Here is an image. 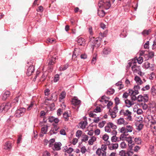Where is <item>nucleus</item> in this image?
<instances>
[{
	"instance_id": "0e129e2a",
	"label": "nucleus",
	"mask_w": 156,
	"mask_h": 156,
	"mask_svg": "<svg viewBox=\"0 0 156 156\" xmlns=\"http://www.w3.org/2000/svg\"><path fill=\"white\" fill-rule=\"evenodd\" d=\"M118 138L116 136H113L111 138V140L112 142H115L117 140Z\"/></svg>"
},
{
	"instance_id": "4c0bfd02",
	"label": "nucleus",
	"mask_w": 156,
	"mask_h": 156,
	"mask_svg": "<svg viewBox=\"0 0 156 156\" xmlns=\"http://www.w3.org/2000/svg\"><path fill=\"white\" fill-rule=\"evenodd\" d=\"M68 67V65L66 64L65 65L61 66L59 68L60 70L61 71H64Z\"/></svg>"
},
{
	"instance_id": "e433bc0d",
	"label": "nucleus",
	"mask_w": 156,
	"mask_h": 156,
	"mask_svg": "<svg viewBox=\"0 0 156 156\" xmlns=\"http://www.w3.org/2000/svg\"><path fill=\"white\" fill-rule=\"evenodd\" d=\"M82 133L83 132L81 130H77L76 133V136L78 138H79L81 136Z\"/></svg>"
},
{
	"instance_id": "8fccbe9b",
	"label": "nucleus",
	"mask_w": 156,
	"mask_h": 156,
	"mask_svg": "<svg viewBox=\"0 0 156 156\" xmlns=\"http://www.w3.org/2000/svg\"><path fill=\"white\" fill-rule=\"evenodd\" d=\"M120 146L121 148H124L126 147L127 145L123 141L120 144Z\"/></svg>"
},
{
	"instance_id": "393cba45",
	"label": "nucleus",
	"mask_w": 156,
	"mask_h": 156,
	"mask_svg": "<svg viewBox=\"0 0 156 156\" xmlns=\"http://www.w3.org/2000/svg\"><path fill=\"white\" fill-rule=\"evenodd\" d=\"M151 93L153 95H156V85L152 86L151 89Z\"/></svg>"
},
{
	"instance_id": "bb28decb",
	"label": "nucleus",
	"mask_w": 156,
	"mask_h": 156,
	"mask_svg": "<svg viewBox=\"0 0 156 156\" xmlns=\"http://www.w3.org/2000/svg\"><path fill=\"white\" fill-rule=\"evenodd\" d=\"M81 141L82 142H86L88 140L89 138L88 136L85 134H83L82 136Z\"/></svg>"
},
{
	"instance_id": "69168bd1",
	"label": "nucleus",
	"mask_w": 156,
	"mask_h": 156,
	"mask_svg": "<svg viewBox=\"0 0 156 156\" xmlns=\"http://www.w3.org/2000/svg\"><path fill=\"white\" fill-rule=\"evenodd\" d=\"M43 156H50V153L47 151H45L43 154Z\"/></svg>"
},
{
	"instance_id": "e2e57ef3",
	"label": "nucleus",
	"mask_w": 156,
	"mask_h": 156,
	"mask_svg": "<svg viewBox=\"0 0 156 156\" xmlns=\"http://www.w3.org/2000/svg\"><path fill=\"white\" fill-rule=\"evenodd\" d=\"M118 109L117 106L116 105L113 108V110H112L111 111L117 113L118 112Z\"/></svg>"
},
{
	"instance_id": "20e7f679",
	"label": "nucleus",
	"mask_w": 156,
	"mask_h": 156,
	"mask_svg": "<svg viewBox=\"0 0 156 156\" xmlns=\"http://www.w3.org/2000/svg\"><path fill=\"white\" fill-rule=\"evenodd\" d=\"M120 113L121 115H123L124 116L126 117V119L129 121L132 120V112L128 110H122L120 112Z\"/></svg>"
},
{
	"instance_id": "cd10ccee",
	"label": "nucleus",
	"mask_w": 156,
	"mask_h": 156,
	"mask_svg": "<svg viewBox=\"0 0 156 156\" xmlns=\"http://www.w3.org/2000/svg\"><path fill=\"white\" fill-rule=\"evenodd\" d=\"M135 80L136 81V83H139L140 85H141L143 83L142 80H141L140 77L137 76H136L135 77Z\"/></svg>"
},
{
	"instance_id": "473e14b6",
	"label": "nucleus",
	"mask_w": 156,
	"mask_h": 156,
	"mask_svg": "<svg viewBox=\"0 0 156 156\" xmlns=\"http://www.w3.org/2000/svg\"><path fill=\"white\" fill-rule=\"evenodd\" d=\"M134 60L135 61V62H136V61L137 60V62L139 64H141L143 62V57L140 56L138 58H136V60Z\"/></svg>"
},
{
	"instance_id": "37998d69",
	"label": "nucleus",
	"mask_w": 156,
	"mask_h": 156,
	"mask_svg": "<svg viewBox=\"0 0 156 156\" xmlns=\"http://www.w3.org/2000/svg\"><path fill=\"white\" fill-rule=\"evenodd\" d=\"M101 109L99 107H97L94 110L93 112L95 113H98L101 112Z\"/></svg>"
},
{
	"instance_id": "4be33fe9",
	"label": "nucleus",
	"mask_w": 156,
	"mask_h": 156,
	"mask_svg": "<svg viewBox=\"0 0 156 156\" xmlns=\"http://www.w3.org/2000/svg\"><path fill=\"white\" fill-rule=\"evenodd\" d=\"M125 102L126 106L128 108L130 107L134 104V103L133 101H131L127 99L125 100Z\"/></svg>"
},
{
	"instance_id": "2eb2a0df",
	"label": "nucleus",
	"mask_w": 156,
	"mask_h": 156,
	"mask_svg": "<svg viewBox=\"0 0 156 156\" xmlns=\"http://www.w3.org/2000/svg\"><path fill=\"white\" fill-rule=\"evenodd\" d=\"M34 71V67L33 66H30L27 69V74L28 76H30Z\"/></svg>"
},
{
	"instance_id": "a878e982",
	"label": "nucleus",
	"mask_w": 156,
	"mask_h": 156,
	"mask_svg": "<svg viewBox=\"0 0 156 156\" xmlns=\"http://www.w3.org/2000/svg\"><path fill=\"white\" fill-rule=\"evenodd\" d=\"M98 16L100 17H103L105 15V12L103 10H98Z\"/></svg>"
},
{
	"instance_id": "79ce46f5",
	"label": "nucleus",
	"mask_w": 156,
	"mask_h": 156,
	"mask_svg": "<svg viewBox=\"0 0 156 156\" xmlns=\"http://www.w3.org/2000/svg\"><path fill=\"white\" fill-rule=\"evenodd\" d=\"M5 146L6 147V149H10L11 148V143L9 142H7Z\"/></svg>"
},
{
	"instance_id": "9b49d317",
	"label": "nucleus",
	"mask_w": 156,
	"mask_h": 156,
	"mask_svg": "<svg viewBox=\"0 0 156 156\" xmlns=\"http://www.w3.org/2000/svg\"><path fill=\"white\" fill-rule=\"evenodd\" d=\"M62 146V144L59 142H55L54 145L52 149L54 151H58L61 149V147Z\"/></svg>"
},
{
	"instance_id": "5701e85b",
	"label": "nucleus",
	"mask_w": 156,
	"mask_h": 156,
	"mask_svg": "<svg viewBox=\"0 0 156 156\" xmlns=\"http://www.w3.org/2000/svg\"><path fill=\"white\" fill-rule=\"evenodd\" d=\"M73 151V148L70 147L68 148L67 147H66L64 149V151L69 154H71Z\"/></svg>"
},
{
	"instance_id": "f257e3e1",
	"label": "nucleus",
	"mask_w": 156,
	"mask_h": 156,
	"mask_svg": "<svg viewBox=\"0 0 156 156\" xmlns=\"http://www.w3.org/2000/svg\"><path fill=\"white\" fill-rule=\"evenodd\" d=\"M136 62L135 60H132L131 62H128V65L127 66V69H129L131 66H132L131 68L132 70L134 73H137L139 75H141V72L140 70V67L139 66L136 65Z\"/></svg>"
},
{
	"instance_id": "de8ad7c7",
	"label": "nucleus",
	"mask_w": 156,
	"mask_h": 156,
	"mask_svg": "<svg viewBox=\"0 0 156 156\" xmlns=\"http://www.w3.org/2000/svg\"><path fill=\"white\" fill-rule=\"evenodd\" d=\"M49 133L50 135H52L53 134H56L57 133V132L55 131L54 129L52 128Z\"/></svg>"
},
{
	"instance_id": "338daca9",
	"label": "nucleus",
	"mask_w": 156,
	"mask_h": 156,
	"mask_svg": "<svg viewBox=\"0 0 156 156\" xmlns=\"http://www.w3.org/2000/svg\"><path fill=\"white\" fill-rule=\"evenodd\" d=\"M55 41V39H53L52 38H51V39L48 38V39L46 41V42H47V43H52L53 42Z\"/></svg>"
},
{
	"instance_id": "f03ea898",
	"label": "nucleus",
	"mask_w": 156,
	"mask_h": 156,
	"mask_svg": "<svg viewBox=\"0 0 156 156\" xmlns=\"http://www.w3.org/2000/svg\"><path fill=\"white\" fill-rule=\"evenodd\" d=\"M133 129V127L132 125H127L125 126L122 127L119 129V131L122 133V135H121V136L123 138H124L128 135V133L132 132Z\"/></svg>"
},
{
	"instance_id": "9d476101",
	"label": "nucleus",
	"mask_w": 156,
	"mask_h": 156,
	"mask_svg": "<svg viewBox=\"0 0 156 156\" xmlns=\"http://www.w3.org/2000/svg\"><path fill=\"white\" fill-rule=\"evenodd\" d=\"M106 144L108 145V148L110 150L116 149L118 148V144L116 143L110 144V142L109 141H107Z\"/></svg>"
},
{
	"instance_id": "ea45409f",
	"label": "nucleus",
	"mask_w": 156,
	"mask_h": 156,
	"mask_svg": "<svg viewBox=\"0 0 156 156\" xmlns=\"http://www.w3.org/2000/svg\"><path fill=\"white\" fill-rule=\"evenodd\" d=\"M115 92V90L113 89H109L106 92V93L108 94H113Z\"/></svg>"
},
{
	"instance_id": "4468645a",
	"label": "nucleus",
	"mask_w": 156,
	"mask_h": 156,
	"mask_svg": "<svg viewBox=\"0 0 156 156\" xmlns=\"http://www.w3.org/2000/svg\"><path fill=\"white\" fill-rule=\"evenodd\" d=\"M81 101L78 100L77 98L74 97L72 101V104L74 106L78 105L80 104Z\"/></svg>"
},
{
	"instance_id": "c9c22d12",
	"label": "nucleus",
	"mask_w": 156,
	"mask_h": 156,
	"mask_svg": "<svg viewBox=\"0 0 156 156\" xmlns=\"http://www.w3.org/2000/svg\"><path fill=\"white\" fill-rule=\"evenodd\" d=\"M111 109H109V112L111 117L112 118H115L116 116V113L112 112L111 111Z\"/></svg>"
},
{
	"instance_id": "412c9836",
	"label": "nucleus",
	"mask_w": 156,
	"mask_h": 156,
	"mask_svg": "<svg viewBox=\"0 0 156 156\" xmlns=\"http://www.w3.org/2000/svg\"><path fill=\"white\" fill-rule=\"evenodd\" d=\"M129 91V95H135L139 93L138 91H137V90H133L131 89H129L128 90Z\"/></svg>"
},
{
	"instance_id": "ddd939ff",
	"label": "nucleus",
	"mask_w": 156,
	"mask_h": 156,
	"mask_svg": "<svg viewBox=\"0 0 156 156\" xmlns=\"http://www.w3.org/2000/svg\"><path fill=\"white\" fill-rule=\"evenodd\" d=\"M96 153L98 156H106V151H103L102 150L100 149V148L97 149L96 151Z\"/></svg>"
},
{
	"instance_id": "dca6fc26",
	"label": "nucleus",
	"mask_w": 156,
	"mask_h": 156,
	"mask_svg": "<svg viewBox=\"0 0 156 156\" xmlns=\"http://www.w3.org/2000/svg\"><path fill=\"white\" fill-rule=\"evenodd\" d=\"M10 94V92L9 91H6L3 92L2 96V99L3 100H5L9 97Z\"/></svg>"
},
{
	"instance_id": "a19ab883",
	"label": "nucleus",
	"mask_w": 156,
	"mask_h": 156,
	"mask_svg": "<svg viewBox=\"0 0 156 156\" xmlns=\"http://www.w3.org/2000/svg\"><path fill=\"white\" fill-rule=\"evenodd\" d=\"M106 123V122L105 121H102L100 122L98 124V126L100 128H102L104 127L105 124Z\"/></svg>"
},
{
	"instance_id": "f704fd0d",
	"label": "nucleus",
	"mask_w": 156,
	"mask_h": 156,
	"mask_svg": "<svg viewBox=\"0 0 156 156\" xmlns=\"http://www.w3.org/2000/svg\"><path fill=\"white\" fill-rule=\"evenodd\" d=\"M151 30L150 29L148 30H144L142 33V34L144 36L145 35H148L151 32Z\"/></svg>"
},
{
	"instance_id": "aec40b11",
	"label": "nucleus",
	"mask_w": 156,
	"mask_h": 156,
	"mask_svg": "<svg viewBox=\"0 0 156 156\" xmlns=\"http://www.w3.org/2000/svg\"><path fill=\"white\" fill-rule=\"evenodd\" d=\"M69 113L68 112H66L63 114V117L65 119V121H68L69 117L70 116V112L69 111Z\"/></svg>"
},
{
	"instance_id": "864d4df0",
	"label": "nucleus",
	"mask_w": 156,
	"mask_h": 156,
	"mask_svg": "<svg viewBox=\"0 0 156 156\" xmlns=\"http://www.w3.org/2000/svg\"><path fill=\"white\" fill-rule=\"evenodd\" d=\"M144 125L140 123L137 126L136 129L140 131L143 128Z\"/></svg>"
},
{
	"instance_id": "a211bd4d",
	"label": "nucleus",
	"mask_w": 156,
	"mask_h": 156,
	"mask_svg": "<svg viewBox=\"0 0 156 156\" xmlns=\"http://www.w3.org/2000/svg\"><path fill=\"white\" fill-rule=\"evenodd\" d=\"M111 49L109 48L106 47L103 49L102 51V54L104 55H107L110 53Z\"/></svg>"
},
{
	"instance_id": "5fc2aeb1",
	"label": "nucleus",
	"mask_w": 156,
	"mask_h": 156,
	"mask_svg": "<svg viewBox=\"0 0 156 156\" xmlns=\"http://www.w3.org/2000/svg\"><path fill=\"white\" fill-rule=\"evenodd\" d=\"M34 105V103L33 102H31L30 104L28 106L27 109L28 111L30 110L33 108V105Z\"/></svg>"
},
{
	"instance_id": "423d86ee",
	"label": "nucleus",
	"mask_w": 156,
	"mask_h": 156,
	"mask_svg": "<svg viewBox=\"0 0 156 156\" xmlns=\"http://www.w3.org/2000/svg\"><path fill=\"white\" fill-rule=\"evenodd\" d=\"M56 59L55 57H51L47 60V62L48 63V68H49L50 71H52L53 69V66L55 64Z\"/></svg>"
},
{
	"instance_id": "c85d7f7f",
	"label": "nucleus",
	"mask_w": 156,
	"mask_h": 156,
	"mask_svg": "<svg viewBox=\"0 0 156 156\" xmlns=\"http://www.w3.org/2000/svg\"><path fill=\"white\" fill-rule=\"evenodd\" d=\"M108 126H109L110 128H112L113 129H115L117 128V126L114 125L113 123L111 122H109L107 123Z\"/></svg>"
},
{
	"instance_id": "c756f323",
	"label": "nucleus",
	"mask_w": 156,
	"mask_h": 156,
	"mask_svg": "<svg viewBox=\"0 0 156 156\" xmlns=\"http://www.w3.org/2000/svg\"><path fill=\"white\" fill-rule=\"evenodd\" d=\"M48 126H46L42 127L41 129V133L43 134H46L47 131Z\"/></svg>"
},
{
	"instance_id": "3c124183",
	"label": "nucleus",
	"mask_w": 156,
	"mask_h": 156,
	"mask_svg": "<svg viewBox=\"0 0 156 156\" xmlns=\"http://www.w3.org/2000/svg\"><path fill=\"white\" fill-rule=\"evenodd\" d=\"M141 105L144 110H145L147 108L149 109V108H148V105H147L145 103H142Z\"/></svg>"
},
{
	"instance_id": "72a5a7b5",
	"label": "nucleus",
	"mask_w": 156,
	"mask_h": 156,
	"mask_svg": "<svg viewBox=\"0 0 156 156\" xmlns=\"http://www.w3.org/2000/svg\"><path fill=\"white\" fill-rule=\"evenodd\" d=\"M124 119L123 118H120L118 120L117 123L119 125H122L124 123Z\"/></svg>"
},
{
	"instance_id": "0eeeda50",
	"label": "nucleus",
	"mask_w": 156,
	"mask_h": 156,
	"mask_svg": "<svg viewBox=\"0 0 156 156\" xmlns=\"http://www.w3.org/2000/svg\"><path fill=\"white\" fill-rule=\"evenodd\" d=\"M133 154V152L130 150L127 151L122 150L119 151V155L120 156H132Z\"/></svg>"
},
{
	"instance_id": "6e6d98bb",
	"label": "nucleus",
	"mask_w": 156,
	"mask_h": 156,
	"mask_svg": "<svg viewBox=\"0 0 156 156\" xmlns=\"http://www.w3.org/2000/svg\"><path fill=\"white\" fill-rule=\"evenodd\" d=\"M100 149L102 150L103 151H106L107 149V146L105 144H102L101 146V148H100Z\"/></svg>"
},
{
	"instance_id": "4d7b16f0",
	"label": "nucleus",
	"mask_w": 156,
	"mask_h": 156,
	"mask_svg": "<svg viewBox=\"0 0 156 156\" xmlns=\"http://www.w3.org/2000/svg\"><path fill=\"white\" fill-rule=\"evenodd\" d=\"M89 117L92 118H95L96 117V115L93 113V112H90L89 114Z\"/></svg>"
},
{
	"instance_id": "39448f33",
	"label": "nucleus",
	"mask_w": 156,
	"mask_h": 156,
	"mask_svg": "<svg viewBox=\"0 0 156 156\" xmlns=\"http://www.w3.org/2000/svg\"><path fill=\"white\" fill-rule=\"evenodd\" d=\"M11 104L10 103H4L0 106V113H3L7 112L11 107Z\"/></svg>"
},
{
	"instance_id": "f8f14e48",
	"label": "nucleus",
	"mask_w": 156,
	"mask_h": 156,
	"mask_svg": "<svg viewBox=\"0 0 156 156\" xmlns=\"http://www.w3.org/2000/svg\"><path fill=\"white\" fill-rule=\"evenodd\" d=\"M77 42L80 46H84L85 45L86 41L85 39L81 37H78L77 38Z\"/></svg>"
},
{
	"instance_id": "58836bf2",
	"label": "nucleus",
	"mask_w": 156,
	"mask_h": 156,
	"mask_svg": "<svg viewBox=\"0 0 156 156\" xmlns=\"http://www.w3.org/2000/svg\"><path fill=\"white\" fill-rule=\"evenodd\" d=\"M120 37L123 38L125 37L127 35L126 32V30H123L122 32L120 34Z\"/></svg>"
},
{
	"instance_id": "a18cd8bd",
	"label": "nucleus",
	"mask_w": 156,
	"mask_h": 156,
	"mask_svg": "<svg viewBox=\"0 0 156 156\" xmlns=\"http://www.w3.org/2000/svg\"><path fill=\"white\" fill-rule=\"evenodd\" d=\"M105 130L106 132L108 133H110L111 131V129L110 128L109 126H108L107 124V125L106 126L105 128Z\"/></svg>"
},
{
	"instance_id": "2f4dec72",
	"label": "nucleus",
	"mask_w": 156,
	"mask_h": 156,
	"mask_svg": "<svg viewBox=\"0 0 156 156\" xmlns=\"http://www.w3.org/2000/svg\"><path fill=\"white\" fill-rule=\"evenodd\" d=\"M134 141L136 143L138 144H141L142 142L141 139L140 137L135 138L134 139Z\"/></svg>"
},
{
	"instance_id": "680f3d73",
	"label": "nucleus",
	"mask_w": 156,
	"mask_h": 156,
	"mask_svg": "<svg viewBox=\"0 0 156 156\" xmlns=\"http://www.w3.org/2000/svg\"><path fill=\"white\" fill-rule=\"evenodd\" d=\"M115 104L116 105L120 103V100L119 98L116 97L115 99Z\"/></svg>"
},
{
	"instance_id": "f3484780",
	"label": "nucleus",
	"mask_w": 156,
	"mask_h": 156,
	"mask_svg": "<svg viewBox=\"0 0 156 156\" xmlns=\"http://www.w3.org/2000/svg\"><path fill=\"white\" fill-rule=\"evenodd\" d=\"M80 51V50L79 49L76 48L74 50L72 55L73 59H75V58L80 55V54L79 53Z\"/></svg>"
},
{
	"instance_id": "6e6552de",
	"label": "nucleus",
	"mask_w": 156,
	"mask_h": 156,
	"mask_svg": "<svg viewBox=\"0 0 156 156\" xmlns=\"http://www.w3.org/2000/svg\"><path fill=\"white\" fill-rule=\"evenodd\" d=\"M26 111V109L23 108H20L16 111L15 115L17 117H20L23 115Z\"/></svg>"
},
{
	"instance_id": "13d9d810",
	"label": "nucleus",
	"mask_w": 156,
	"mask_h": 156,
	"mask_svg": "<svg viewBox=\"0 0 156 156\" xmlns=\"http://www.w3.org/2000/svg\"><path fill=\"white\" fill-rule=\"evenodd\" d=\"M111 135L116 136L117 133V131L115 130V129H113L112 131H111V132L109 133Z\"/></svg>"
},
{
	"instance_id": "b1692460",
	"label": "nucleus",
	"mask_w": 156,
	"mask_h": 156,
	"mask_svg": "<svg viewBox=\"0 0 156 156\" xmlns=\"http://www.w3.org/2000/svg\"><path fill=\"white\" fill-rule=\"evenodd\" d=\"M96 138L94 136L91 137V138L88 141V144L89 145H92L94 144V142L96 140Z\"/></svg>"
},
{
	"instance_id": "7ed1b4c3",
	"label": "nucleus",
	"mask_w": 156,
	"mask_h": 156,
	"mask_svg": "<svg viewBox=\"0 0 156 156\" xmlns=\"http://www.w3.org/2000/svg\"><path fill=\"white\" fill-rule=\"evenodd\" d=\"M98 6L99 8L108 9L110 7L111 4L109 1L104 2L103 0H100L98 2Z\"/></svg>"
},
{
	"instance_id": "6ab92c4d",
	"label": "nucleus",
	"mask_w": 156,
	"mask_h": 156,
	"mask_svg": "<svg viewBox=\"0 0 156 156\" xmlns=\"http://www.w3.org/2000/svg\"><path fill=\"white\" fill-rule=\"evenodd\" d=\"M87 124V120L84 121H82L79 124V126L80 128L82 129H84L85 128Z\"/></svg>"
},
{
	"instance_id": "09e8293b",
	"label": "nucleus",
	"mask_w": 156,
	"mask_h": 156,
	"mask_svg": "<svg viewBox=\"0 0 156 156\" xmlns=\"http://www.w3.org/2000/svg\"><path fill=\"white\" fill-rule=\"evenodd\" d=\"M150 88V87L149 85H147L144 87L142 88L141 90L142 91H145L146 90H148Z\"/></svg>"
},
{
	"instance_id": "bf43d9fd",
	"label": "nucleus",
	"mask_w": 156,
	"mask_h": 156,
	"mask_svg": "<svg viewBox=\"0 0 156 156\" xmlns=\"http://www.w3.org/2000/svg\"><path fill=\"white\" fill-rule=\"evenodd\" d=\"M149 152L151 154H153L154 153V147H151L148 150Z\"/></svg>"
},
{
	"instance_id": "c03bdc74",
	"label": "nucleus",
	"mask_w": 156,
	"mask_h": 156,
	"mask_svg": "<svg viewBox=\"0 0 156 156\" xmlns=\"http://www.w3.org/2000/svg\"><path fill=\"white\" fill-rule=\"evenodd\" d=\"M148 108L150 110H151L152 109H154V110L155 109L154 105L151 103L148 104Z\"/></svg>"
},
{
	"instance_id": "49530a36",
	"label": "nucleus",
	"mask_w": 156,
	"mask_h": 156,
	"mask_svg": "<svg viewBox=\"0 0 156 156\" xmlns=\"http://www.w3.org/2000/svg\"><path fill=\"white\" fill-rule=\"evenodd\" d=\"M80 151L83 154L85 153L87 151L86 148L84 146H83L81 148Z\"/></svg>"
},
{
	"instance_id": "603ef678",
	"label": "nucleus",
	"mask_w": 156,
	"mask_h": 156,
	"mask_svg": "<svg viewBox=\"0 0 156 156\" xmlns=\"http://www.w3.org/2000/svg\"><path fill=\"white\" fill-rule=\"evenodd\" d=\"M108 138V136L106 134H105L102 136V139L105 141H107Z\"/></svg>"
},
{
	"instance_id": "7c9ffc66",
	"label": "nucleus",
	"mask_w": 156,
	"mask_h": 156,
	"mask_svg": "<svg viewBox=\"0 0 156 156\" xmlns=\"http://www.w3.org/2000/svg\"><path fill=\"white\" fill-rule=\"evenodd\" d=\"M66 92L64 91H62L59 95V99H63L66 96Z\"/></svg>"
},
{
	"instance_id": "774afa93",
	"label": "nucleus",
	"mask_w": 156,
	"mask_h": 156,
	"mask_svg": "<svg viewBox=\"0 0 156 156\" xmlns=\"http://www.w3.org/2000/svg\"><path fill=\"white\" fill-rule=\"evenodd\" d=\"M151 127L152 129H154V130H153V132L154 131L156 132V123L152 125Z\"/></svg>"
},
{
	"instance_id": "1a4fd4ad",
	"label": "nucleus",
	"mask_w": 156,
	"mask_h": 156,
	"mask_svg": "<svg viewBox=\"0 0 156 156\" xmlns=\"http://www.w3.org/2000/svg\"><path fill=\"white\" fill-rule=\"evenodd\" d=\"M148 96L147 94L144 95V96L141 95H139L137 97V100L139 102L143 101L146 102L148 101Z\"/></svg>"
},
{
	"instance_id": "052dcab7",
	"label": "nucleus",
	"mask_w": 156,
	"mask_h": 156,
	"mask_svg": "<svg viewBox=\"0 0 156 156\" xmlns=\"http://www.w3.org/2000/svg\"><path fill=\"white\" fill-rule=\"evenodd\" d=\"M105 36L104 35V34H102L101 33H100L99 34V36L98 37V39L99 41H101V39Z\"/></svg>"
}]
</instances>
